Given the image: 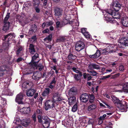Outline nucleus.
Masks as SVG:
<instances>
[{"instance_id": "f257e3e1", "label": "nucleus", "mask_w": 128, "mask_h": 128, "mask_svg": "<svg viewBox=\"0 0 128 128\" xmlns=\"http://www.w3.org/2000/svg\"><path fill=\"white\" fill-rule=\"evenodd\" d=\"M104 16L106 20L110 23H114L116 22L114 18L119 19L120 16L117 12L112 9H109L107 10Z\"/></svg>"}, {"instance_id": "f03ea898", "label": "nucleus", "mask_w": 128, "mask_h": 128, "mask_svg": "<svg viewBox=\"0 0 128 128\" xmlns=\"http://www.w3.org/2000/svg\"><path fill=\"white\" fill-rule=\"evenodd\" d=\"M38 122L40 123H42L44 127L48 128L49 127L50 123L49 119L47 116H42L40 114L37 116Z\"/></svg>"}, {"instance_id": "7ed1b4c3", "label": "nucleus", "mask_w": 128, "mask_h": 128, "mask_svg": "<svg viewBox=\"0 0 128 128\" xmlns=\"http://www.w3.org/2000/svg\"><path fill=\"white\" fill-rule=\"evenodd\" d=\"M111 6L112 8L110 9H112L118 12L121 8L122 4L120 3V0H113Z\"/></svg>"}, {"instance_id": "20e7f679", "label": "nucleus", "mask_w": 128, "mask_h": 128, "mask_svg": "<svg viewBox=\"0 0 128 128\" xmlns=\"http://www.w3.org/2000/svg\"><path fill=\"white\" fill-rule=\"evenodd\" d=\"M119 42L120 44L117 45L118 47V49L120 48H125L128 46V37L125 36L119 39Z\"/></svg>"}, {"instance_id": "39448f33", "label": "nucleus", "mask_w": 128, "mask_h": 128, "mask_svg": "<svg viewBox=\"0 0 128 128\" xmlns=\"http://www.w3.org/2000/svg\"><path fill=\"white\" fill-rule=\"evenodd\" d=\"M105 48L107 54L109 53L115 52L116 50H119L117 44L116 45L113 44L109 45Z\"/></svg>"}, {"instance_id": "423d86ee", "label": "nucleus", "mask_w": 128, "mask_h": 128, "mask_svg": "<svg viewBox=\"0 0 128 128\" xmlns=\"http://www.w3.org/2000/svg\"><path fill=\"white\" fill-rule=\"evenodd\" d=\"M44 108L46 110L51 109L54 106V102L51 100L46 101L44 103Z\"/></svg>"}, {"instance_id": "0eeeda50", "label": "nucleus", "mask_w": 128, "mask_h": 128, "mask_svg": "<svg viewBox=\"0 0 128 128\" xmlns=\"http://www.w3.org/2000/svg\"><path fill=\"white\" fill-rule=\"evenodd\" d=\"M85 47V44L82 41L78 42L75 45L76 50L79 52L84 49Z\"/></svg>"}, {"instance_id": "6e6552de", "label": "nucleus", "mask_w": 128, "mask_h": 128, "mask_svg": "<svg viewBox=\"0 0 128 128\" xmlns=\"http://www.w3.org/2000/svg\"><path fill=\"white\" fill-rule=\"evenodd\" d=\"M42 73L39 71L34 72L32 76V79L35 80H38L42 78Z\"/></svg>"}, {"instance_id": "1a4fd4ad", "label": "nucleus", "mask_w": 128, "mask_h": 128, "mask_svg": "<svg viewBox=\"0 0 128 128\" xmlns=\"http://www.w3.org/2000/svg\"><path fill=\"white\" fill-rule=\"evenodd\" d=\"M89 98L88 94L84 93L81 95L79 98L81 102L85 103L88 101Z\"/></svg>"}, {"instance_id": "9d476101", "label": "nucleus", "mask_w": 128, "mask_h": 128, "mask_svg": "<svg viewBox=\"0 0 128 128\" xmlns=\"http://www.w3.org/2000/svg\"><path fill=\"white\" fill-rule=\"evenodd\" d=\"M54 15L58 17V18L61 16L62 15L63 10L62 8L56 7L54 9Z\"/></svg>"}, {"instance_id": "9b49d317", "label": "nucleus", "mask_w": 128, "mask_h": 128, "mask_svg": "<svg viewBox=\"0 0 128 128\" xmlns=\"http://www.w3.org/2000/svg\"><path fill=\"white\" fill-rule=\"evenodd\" d=\"M119 106L118 108L121 111L124 112L127 111L128 107H127V104L126 102L123 100L122 102V104H119Z\"/></svg>"}, {"instance_id": "f8f14e48", "label": "nucleus", "mask_w": 128, "mask_h": 128, "mask_svg": "<svg viewBox=\"0 0 128 128\" xmlns=\"http://www.w3.org/2000/svg\"><path fill=\"white\" fill-rule=\"evenodd\" d=\"M54 92V90L52 89L48 88H46L45 90L42 92V95L44 96H49L50 93L53 92Z\"/></svg>"}, {"instance_id": "ddd939ff", "label": "nucleus", "mask_w": 128, "mask_h": 128, "mask_svg": "<svg viewBox=\"0 0 128 128\" xmlns=\"http://www.w3.org/2000/svg\"><path fill=\"white\" fill-rule=\"evenodd\" d=\"M23 95L22 94H18L16 97V101L19 104H23L22 100L23 99Z\"/></svg>"}, {"instance_id": "4468645a", "label": "nucleus", "mask_w": 128, "mask_h": 128, "mask_svg": "<svg viewBox=\"0 0 128 128\" xmlns=\"http://www.w3.org/2000/svg\"><path fill=\"white\" fill-rule=\"evenodd\" d=\"M52 94L53 95V101L54 102H55L61 100L62 99L60 98L58 92H56L53 93L52 92Z\"/></svg>"}, {"instance_id": "2eb2a0df", "label": "nucleus", "mask_w": 128, "mask_h": 128, "mask_svg": "<svg viewBox=\"0 0 128 128\" xmlns=\"http://www.w3.org/2000/svg\"><path fill=\"white\" fill-rule=\"evenodd\" d=\"M56 76L53 77L52 79L48 86V87L53 90H54L55 84L56 83Z\"/></svg>"}, {"instance_id": "dca6fc26", "label": "nucleus", "mask_w": 128, "mask_h": 128, "mask_svg": "<svg viewBox=\"0 0 128 128\" xmlns=\"http://www.w3.org/2000/svg\"><path fill=\"white\" fill-rule=\"evenodd\" d=\"M39 60L37 62H34L31 60V62L28 64L32 69H33L34 70L36 69L37 68V64H38Z\"/></svg>"}, {"instance_id": "f3484780", "label": "nucleus", "mask_w": 128, "mask_h": 128, "mask_svg": "<svg viewBox=\"0 0 128 128\" xmlns=\"http://www.w3.org/2000/svg\"><path fill=\"white\" fill-rule=\"evenodd\" d=\"M77 93V88L76 87H73L70 88L68 92L70 96H74Z\"/></svg>"}, {"instance_id": "a211bd4d", "label": "nucleus", "mask_w": 128, "mask_h": 128, "mask_svg": "<svg viewBox=\"0 0 128 128\" xmlns=\"http://www.w3.org/2000/svg\"><path fill=\"white\" fill-rule=\"evenodd\" d=\"M29 52L31 54H33L36 52V51L34 48V45L33 44H30L29 46Z\"/></svg>"}, {"instance_id": "6ab92c4d", "label": "nucleus", "mask_w": 128, "mask_h": 128, "mask_svg": "<svg viewBox=\"0 0 128 128\" xmlns=\"http://www.w3.org/2000/svg\"><path fill=\"white\" fill-rule=\"evenodd\" d=\"M68 98V103L70 105H72L76 101V98L74 96H70Z\"/></svg>"}, {"instance_id": "aec40b11", "label": "nucleus", "mask_w": 128, "mask_h": 128, "mask_svg": "<svg viewBox=\"0 0 128 128\" xmlns=\"http://www.w3.org/2000/svg\"><path fill=\"white\" fill-rule=\"evenodd\" d=\"M36 92V90L34 89H29L26 91V94L28 96H32Z\"/></svg>"}, {"instance_id": "412c9836", "label": "nucleus", "mask_w": 128, "mask_h": 128, "mask_svg": "<svg viewBox=\"0 0 128 128\" xmlns=\"http://www.w3.org/2000/svg\"><path fill=\"white\" fill-rule=\"evenodd\" d=\"M4 26L2 29L4 31H6L9 29L10 25V22H4Z\"/></svg>"}, {"instance_id": "4be33fe9", "label": "nucleus", "mask_w": 128, "mask_h": 128, "mask_svg": "<svg viewBox=\"0 0 128 128\" xmlns=\"http://www.w3.org/2000/svg\"><path fill=\"white\" fill-rule=\"evenodd\" d=\"M82 76V72H80L79 74H74V80L76 81L81 80V78Z\"/></svg>"}, {"instance_id": "5701e85b", "label": "nucleus", "mask_w": 128, "mask_h": 128, "mask_svg": "<svg viewBox=\"0 0 128 128\" xmlns=\"http://www.w3.org/2000/svg\"><path fill=\"white\" fill-rule=\"evenodd\" d=\"M97 107L96 105L94 104H91L88 107V111L92 112L95 110Z\"/></svg>"}, {"instance_id": "b1692460", "label": "nucleus", "mask_w": 128, "mask_h": 128, "mask_svg": "<svg viewBox=\"0 0 128 128\" xmlns=\"http://www.w3.org/2000/svg\"><path fill=\"white\" fill-rule=\"evenodd\" d=\"M68 58L69 60H74L76 59V56L75 55L73 54V52H71L70 51L68 56Z\"/></svg>"}, {"instance_id": "393cba45", "label": "nucleus", "mask_w": 128, "mask_h": 128, "mask_svg": "<svg viewBox=\"0 0 128 128\" xmlns=\"http://www.w3.org/2000/svg\"><path fill=\"white\" fill-rule=\"evenodd\" d=\"M24 50L23 47L21 46H19L18 47V49L16 51V55L19 56L21 52H22Z\"/></svg>"}, {"instance_id": "a878e982", "label": "nucleus", "mask_w": 128, "mask_h": 128, "mask_svg": "<svg viewBox=\"0 0 128 128\" xmlns=\"http://www.w3.org/2000/svg\"><path fill=\"white\" fill-rule=\"evenodd\" d=\"M6 104V99L0 96V104L1 105H4Z\"/></svg>"}, {"instance_id": "bb28decb", "label": "nucleus", "mask_w": 128, "mask_h": 128, "mask_svg": "<svg viewBox=\"0 0 128 128\" xmlns=\"http://www.w3.org/2000/svg\"><path fill=\"white\" fill-rule=\"evenodd\" d=\"M19 23L22 26H24L26 24L28 23V22L26 19H20L19 21Z\"/></svg>"}, {"instance_id": "cd10ccee", "label": "nucleus", "mask_w": 128, "mask_h": 128, "mask_svg": "<svg viewBox=\"0 0 128 128\" xmlns=\"http://www.w3.org/2000/svg\"><path fill=\"white\" fill-rule=\"evenodd\" d=\"M88 95L89 96L88 100H89V102L90 103L92 104L94 100L95 97L92 94H89Z\"/></svg>"}, {"instance_id": "c85d7f7f", "label": "nucleus", "mask_w": 128, "mask_h": 128, "mask_svg": "<svg viewBox=\"0 0 128 128\" xmlns=\"http://www.w3.org/2000/svg\"><path fill=\"white\" fill-rule=\"evenodd\" d=\"M52 34H49L44 39V41L48 40V42H50L52 41Z\"/></svg>"}, {"instance_id": "c756f323", "label": "nucleus", "mask_w": 128, "mask_h": 128, "mask_svg": "<svg viewBox=\"0 0 128 128\" xmlns=\"http://www.w3.org/2000/svg\"><path fill=\"white\" fill-rule=\"evenodd\" d=\"M122 23L124 26L128 27V18L122 20Z\"/></svg>"}, {"instance_id": "7c9ffc66", "label": "nucleus", "mask_w": 128, "mask_h": 128, "mask_svg": "<svg viewBox=\"0 0 128 128\" xmlns=\"http://www.w3.org/2000/svg\"><path fill=\"white\" fill-rule=\"evenodd\" d=\"M3 68H0V77L3 76L6 71L5 67Z\"/></svg>"}, {"instance_id": "2f4dec72", "label": "nucleus", "mask_w": 128, "mask_h": 128, "mask_svg": "<svg viewBox=\"0 0 128 128\" xmlns=\"http://www.w3.org/2000/svg\"><path fill=\"white\" fill-rule=\"evenodd\" d=\"M23 109L22 113L25 114H28L30 112V108L29 107L25 108H24Z\"/></svg>"}, {"instance_id": "473e14b6", "label": "nucleus", "mask_w": 128, "mask_h": 128, "mask_svg": "<svg viewBox=\"0 0 128 128\" xmlns=\"http://www.w3.org/2000/svg\"><path fill=\"white\" fill-rule=\"evenodd\" d=\"M9 36H10V37H11V38H12L13 36V33H10L8 34H7L4 36V38H3L2 39V40L3 41H4L6 40L7 38H8V37Z\"/></svg>"}, {"instance_id": "72a5a7b5", "label": "nucleus", "mask_w": 128, "mask_h": 128, "mask_svg": "<svg viewBox=\"0 0 128 128\" xmlns=\"http://www.w3.org/2000/svg\"><path fill=\"white\" fill-rule=\"evenodd\" d=\"M39 58V54L37 53L35 54L32 56L31 60L34 62H37L36 60L37 58Z\"/></svg>"}, {"instance_id": "f704fd0d", "label": "nucleus", "mask_w": 128, "mask_h": 128, "mask_svg": "<svg viewBox=\"0 0 128 128\" xmlns=\"http://www.w3.org/2000/svg\"><path fill=\"white\" fill-rule=\"evenodd\" d=\"M33 4L34 6L35 7H38L40 4L39 0H33Z\"/></svg>"}, {"instance_id": "c9c22d12", "label": "nucleus", "mask_w": 128, "mask_h": 128, "mask_svg": "<svg viewBox=\"0 0 128 128\" xmlns=\"http://www.w3.org/2000/svg\"><path fill=\"white\" fill-rule=\"evenodd\" d=\"M87 71L90 73V76H97V74H98L97 72L94 70L89 71V70H87Z\"/></svg>"}, {"instance_id": "e433bc0d", "label": "nucleus", "mask_w": 128, "mask_h": 128, "mask_svg": "<svg viewBox=\"0 0 128 128\" xmlns=\"http://www.w3.org/2000/svg\"><path fill=\"white\" fill-rule=\"evenodd\" d=\"M123 101H120V100L118 98H117V99L115 100L113 102L114 103H117V104L119 105L121 104H122Z\"/></svg>"}, {"instance_id": "4c0bfd02", "label": "nucleus", "mask_w": 128, "mask_h": 128, "mask_svg": "<svg viewBox=\"0 0 128 128\" xmlns=\"http://www.w3.org/2000/svg\"><path fill=\"white\" fill-rule=\"evenodd\" d=\"M122 89L124 92L128 93V85L124 84L123 86Z\"/></svg>"}, {"instance_id": "58836bf2", "label": "nucleus", "mask_w": 128, "mask_h": 128, "mask_svg": "<svg viewBox=\"0 0 128 128\" xmlns=\"http://www.w3.org/2000/svg\"><path fill=\"white\" fill-rule=\"evenodd\" d=\"M100 51V53L102 55H104L105 54H107L106 53V50L105 48H104V49H100V50H99Z\"/></svg>"}, {"instance_id": "ea45409f", "label": "nucleus", "mask_w": 128, "mask_h": 128, "mask_svg": "<svg viewBox=\"0 0 128 128\" xmlns=\"http://www.w3.org/2000/svg\"><path fill=\"white\" fill-rule=\"evenodd\" d=\"M120 75V73H118L115 74L114 75L112 76L110 78L111 79H115L118 78L119 77Z\"/></svg>"}, {"instance_id": "a19ab883", "label": "nucleus", "mask_w": 128, "mask_h": 128, "mask_svg": "<svg viewBox=\"0 0 128 128\" xmlns=\"http://www.w3.org/2000/svg\"><path fill=\"white\" fill-rule=\"evenodd\" d=\"M78 108L77 103L76 102L72 107V111L74 112H76Z\"/></svg>"}, {"instance_id": "79ce46f5", "label": "nucleus", "mask_w": 128, "mask_h": 128, "mask_svg": "<svg viewBox=\"0 0 128 128\" xmlns=\"http://www.w3.org/2000/svg\"><path fill=\"white\" fill-rule=\"evenodd\" d=\"M10 13L8 12L4 20V22H8V20L10 17Z\"/></svg>"}, {"instance_id": "37998d69", "label": "nucleus", "mask_w": 128, "mask_h": 128, "mask_svg": "<svg viewBox=\"0 0 128 128\" xmlns=\"http://www.w3.org/2000/svg\"><path fill=\"white\" fill-rule=\"evenodd\" d=\"M58 40L60 42H64L66 40V39L65 38L64 36H60Z\"/></svg>"}, {"instance_id": "c03bdc74", "label": "nucleus", "mask_w": 128, "mask_h": 128, "mask_svg": "<svg viewBox=\"0 0 128 128\" xmlns=\"http://www.w3.org/2000/svg\"><path fill=\"white\" fill-rule=\"evenodd\" d=\"M111 76V74H110L106 76H102L100 80H103L106 79V78H108Z\"/></svg>"}, {"instance_id": "a18cd8bd", "label": "nucleus", "mask_w": 128, "mask_h": 128, "mask_svg": "<svg viewBox=\"0 0 128 128\" xmlns=\"http://www.w3.org/2000/svg\"><path fill=\"white\" fill-rule=\"evenodd\" d=\"M93 66L94 69H95L97 70H98L100 68V67L99 66L96 64L93 63Z\"/></svg>"}, {"instance_id": "49530a36", "label": "nucleus", "mask_w": 128, "mask_h": 128, "mask_svg": "<svg viewBox=\"0 0 128 128\" xmlns=\"http://www.w3.org/2000/svg\"><path fill=\"white\" fill-rule=\"evenodd\" d=\"M95 54L97 58H98V57H99L101 54L100 53V52L99 50H97L96 51V53H95Z\"/></svg>"}, {"instance_id": "de8ad7c7", "label": "nucleus", "mask_w": 128, "mask_h": 128, "mask_svg": "<svg viewBox=\"0 0 128 128\" xmlns=\"http://www.w3.org/2000/svg\"><path fill=\"white\" fill-rule=\"evenodd\" d=\"M84 35L86 38H90V35L88 32H86Z\"/></svg>"}, {"instance_id": "09e8293b", "label": "nucleus", "mask_w": 128, "mask_h": 128, "mask_svg": "<svg viewBox=\"0 0 128 128\" xmlns=\"http://www.w3.org/2000/svg\"><path fill=\"white\" fill-rule=\"evenodd\" d=\"M87 32L88 31H87L86 28H81V32L83 35Z\"/></svg>"}, {"instance_id": "8fccbe9b", "label": "nucleus", "mask_w": 128, "mask_h": 128, "mask_svg": "<svg viewBox=\"0 0 128 128\" xmlns=\"http://www.w3.org/2000/svg\"><path fill=\"white\" fill-rule=\"evenodd\" d=\"M31 28L32 29V30H33L35 32L37 30V27L36 26V25L35 24L32 25Z\"/></svg>"}, {"instance_id": "3c124183", "label": "nucleus", "mask_w": 128, "mask_h": 128, "mask_svg": "<svg viewBox=\"0 0 128 128\" xmlns=\"http://www.w3.org/2000/svg\"><path fill=\"white\" fill-rule=\"evenodd\" d=\"M72 69L76 73H78L79 74L80 72H80V70H77L76 68L75 67H73Z\"/></svg>"}, {"instance_id": "603ef678", "label": "nucleus", "mask_w": 128, "mask_h": 128, "mask_svg": "<svg viewBox=\"0 0 128 128\" xmlns=\"http://www.w3.org/2000/svg\"><path fill=\"white\" fill-rule=\"evenodd\" d=\"M29 122L27 121H25L23 122L22 123V125L25 126H27L29 124Z\"/></svg>"}, {"instance_id": "864d4df0", "label": "nucleus", "mask_w": 128, "mask_h": 128, "mask_svg": "<svg viewBox=\"0 0 128 128\" xmlns=\"http://www.w3.org/2000/svg\"><path fill=\"white\" fill-rule=\"evenodd\" d=\"M53 22L52 21L47 22L46 23V26H50L53 24Z\"/></svg>"}, {"instance_id": "5fc2aeb1", "label": "nucleus", "mask_w": 128, "mask_h": 128, "mask_svg": "<svg viewBox=\"0 0 128 128\" xmlns=\"http://www.w3.org/2000/svg\"><path fill=\"white\" fill-rule=\"evenodd\" d=\"M22 89L24 90L28 88V86H27L24 82L22 85Z\"/></svg>"}, {"instance_id": "6e6d98bb", "label": "nucleus", "mask_w": 128, "mask_h": 128, "mask_svg": "<svg viewBox=\"0 0 128 128\" xmlns=\"http://www.w3.org/2000/svg\"><path fill=\"white\" fill-rule=\"evenodd\" d=\"M56 28H61L62 27L61 25L60 24V22L59 21H57L56 22Z\"/></svg>"}, {"instance_id": "4d7b16f0", "label": "nucleus", "mask_w": 128, "mask_h": 128, "mask_svg": "<svg viewBox=\"0 0 128 128\" xmlns=\"http://www.w3.org/2000/svg\"><path fill=\"white\" fill-rule=\"evenodd\" d=\"M119 70L120 71H123L124 70V66L122 65H120L119 67Z\"/></svg>"}, {"instance_id": "13d9d810", "label": "nucleus", "mask_w": 128, "mask_h": 128, "mask_svg": "<svg viewBox=\"0 0 128 128\" xmlns=\"http://www.w3.org/2000/svg\"><path fill=\"white\" fill-rule=\"evenodd\" d=\"M89 57L92 58H97L96 55L95 54L92 55H88Z\"/></svg>"}, {"instance_id": "bf43d9fd", "label": "nucleus", "mask_w": 128, "mask_h": 128, "mask_svg": "<svg viewBox=\"0 0 128 128\" xmlns=\"http://www.w3.org/2000/svg\"><path fill=\"white\" fill-rule=\"evenodd\" d=\"M93 66V63L91 64H89L88 66L89 69L90 70H93L94 69Z\"/></svg>"}, {"instance_id": "052dcab7", "label": "nucleus", "mask_w": 128, "mask_h": 128, "mask_svg": "<svg viewBox=\"0 0 128 128\" xmlns=\"http://www.w3.org/2000/svg\"><path fill=\"white\" fill-rule=\"evenodd\" d=\"M35 32V31H34L33 30H32V29L30 28L29 29L28 33L29 34L32 35Z\"/></svg>"}, {"instance_id": "680f3d73", "label": "nucleus", "mask_w": 128, "mask_h": 128, "mask_svg": "<svg viewBox=\"0 0 128 128\" xmlns=\"http://www.w3.org/2000/svg\"><path fill=\"white\" fill-rule=\"evenodd\" d=\"M25 83V84L26 85H27V86H28V87H30L31 86V83L30 82H24Z\"/></svg>"}, {"instance_id": "e2e57ef3", "label": "nucleus", "mask_w": 128, "mask_h": 128, "mask_svg": "<svg viewBox=\"0 0 128 128\" xmlns=\"http://www.w3.org/2000/svg\"><path fill=\"white\" fill-rule=\"evenodd\" d=\"M32 118L33 120L34 121V122L36 121V116L35 114H34L32 116Z\"/></svg>"}, {"instance_id": "0e129e2a", "label": "nucleus", "mask_w": 128, "mask_h": 128, "mask_svg": "<svg viewBox=\"0 0 128 128\" xmlns=\"http://www.w3.org/2000/svg\"><path fill=\"white\" fill-rule=\"evenodd\" d=\"M94 122V120L92 119H89L88 121V124H92Z\"/></svg>"}, {"instance_id": "69168bd1", "label": "nucleus", "mask_w": 128, "mask_h": 128, "mask_svg": "<svg viewBox=\"0 0 128 128\" xmlns=\"http://www.w3.org/2000/svg\"><path fill=\"white\" fill-rule=\"evenodd\" d=\"M16 19L18 20L19 22V21L20 20L21 18L20 16L18 14H17L16 16Z\"/></svg>"}, {"instance_id": "338daca9", "label": "nucleus", "mask_w": 128, "mask_h": 128, "mask_svg": "<svg viewBox=\"0 0 128 128\" xmlns=\"http://www.w3.org/2000/svg\"><path fill=\"white\" fill-rule=\"evenodd\" d=\"M103 122L102 120L100 118L98 120V124L99 125H100L102 124Z\"/></svg>"}, {"instance_id": "774afa93", "label": "nucleus", "mask_w": 128, "mask_h": 128, "mask_svg": "<svg viewBox=\"0 0 128 128\" xmlns=\"http://www.w3.org/2000/svg\"><path fill=\"white\" fill-rule=\"evenodd\" d=\"M32 40H34V41H36L37 38H36V36H34L32 37L31 38Z\"/></svg>"}]
</instances>
